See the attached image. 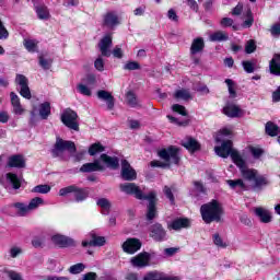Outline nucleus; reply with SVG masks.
Returning a JSON list of instances; mask_svg holds the SVG:
<instances>
[{
    "mask_svg": "<svg viewBox=\"0 0 280 280\" xmlns=\"http://www.w3.org/2000/svg\"><path fill=\"white\" fill-rule=\"evenodd\" d=\"M215 154L221 159H229L231 156L234 165L238 167L241 176L244 180L253 183V191H261L264 187L270 185V179L266 175H259L256 168H248L246 160L242 158L238 150L233 149V140H224L220 147H214Z\"/></svg>",
    "mask_w": 280,
    "mask_h": 280,
    "instance_id": "f257e3e1",
    "label": "nucleus"
},
{
    "mask_svg": "<svg viewBox=\"0 0 280 280\" xmlns=\"http://www.w3.org/2000/svg\"><path fill=\"white\" fill-rule=\"evenodd\" d=\"M119 190L127 196H133L136 200H148L145 220L147 222H152L158 215L159 210L156 203L159 198L156 197V191L151 190L148 195L143 194L141 187L136 183H124L119 185Z\"/></svg>",
    "mask_w": 280,
    "mask_h": 280,
    "instance_id": "f03ea898",
    "label": "nucleus"
},
{
    "mask_svg": "<svg viewBox=\"0 0 280 280\" xmlns=\"http://www.w3.org/2000/svg\"><path fill=\"white\" fill-rule=\"evenodd\" d=\"M200 215L205 224H213V222L220 224L224 215V207L218 199H212L200 207Z\"/></svg>",
    "mask_w": 280,
    "mask_h": 280,
    "instance_id": "7ed1b4c3",
    "label": "nucleus"
},
{
    "mask_svg": "<svg viewBox=\"0 0 280 280\" xmlns=\"http://www.w3.org/2000/svg\"><path fill=\"white\" fill-rule=\"evenodd\" d=\"M180 149L174 145H170L166 149H161L158 151V156L162 159L161 162L159 160H153L150 162L151 167H162V170H170L172 167V162L174 165L180 164Z\"/></svg>",
    "mask_w": 280,
    "mask_h": 280,
    "instance_id": "20e7f679",
    "label": "nucleus"
},
{
    "mask_svg": "<svg viewBox=\"0 0 280 280\" xmlns=\"http://www.w3.org/2000/svg\"><path fill=\"white\" fill-rule=\"evenodd\" d=\"M69 194H72L74 202H84V200H88L91 195V188L70 185L59 190V196L61 197L69 196Z\"/></svg>",
    "mask_w": 280,
    "mask_h": 280,
    "instance_id": "39448f33",
    "label": "nucleus"
},
{
    "mask_svg": "<svg viewBox=\"0 0 280 280\" xmlns=\"http://www.w3.org/2000/svg\"><path fill=\"white\" fill-rule=\"evenodd\" d=\"M78 152V148L75 147V142L71 140H63L62 138L58 137L56 139V143L51 149V154L54 159H58L62 152Z\"/></svg>",
    "mask_w": 280,
    "mask_h": 280,
    "instance_id": "423d86ee",
    "label": "nucleus"
},
{
    "mask_svg": "<svg viewBox=\"0 0 280 280\" xmlns=\"http://www.w3.org/2000/svg\"><path fill=\"white\" fill-rule=\"evenodd\" d=\"M61 122L69 130H74V132H80V122H78V113L71 108H67L61 114Z\"/></svg>",
    "mask_w": 280,
    "mask_h": 280,
    "instance_id": "0eeeda50",
    "label": "nucleus"
},
{
    "mask_svg": "<svg viewBox=\"0 0 280 280\" xmlns=\"http://www.w3.org/2000/svg\"><path fill=\"white\" fill-rule=\"evenodd\" d=\"M149 237L154 242H165L167 231L163 228V224L155 222L149 226Z\"/></svg>",
    "mask_w": 280,
    "mask_h": 280,
    "instance_id": "6e6552de",
    "label": "nucleus"
},
{
    "mask_svg": "<svg viewBox=\"0 0 280 280\" xmlns=\"http://www.w3.org/2000/svg\"><path fill=\"white\" fill-rule=\"evenodd\" d=\"M142 246L143 243L141 240L137 237H129L122 243L121 248L127 255H135V253H139V250H141Z\"/></svg>",
    "mask_w": 280,
    "mask_h": 280,
    "instance_id": "1a4fd4ad",
    "label": "nucleus"
},
{
    "mask_svg": "<svg viewBox=\"0 0 280 280\" xmlns=\"http://www.w3.org/2000/svg\"><path fill=\"white\" fill-rule=\"evenodd\" d=\"M51 242L58 248H73L75 247V241L69 236L57 234L51 236Z\"/></svg>",
    "mask_w": 280,
    "mask_h": 280,
    "instance_id": "9d476101",
    "label": "nucleus"
},
{
    "mask_svg": "<svg viewBox=\"0 0 280 280\" xmlns=\"http://www.w3.org/2000/svg\"><path fill=\"white\" fill-rule=\"evenodd\" d=\"M112 46H113V35L106 34L98 43L101 55L105 58H110V56H113V52L110 51Z\"/></svg>",
    "mask_w": 280,
    "mask_h": 280,
    "instance_id": "9b49d317",
    "label": "nucleus"
},
{
    "mask_svg": "<svg viewBox=\"0 0 280 280\" xmlns=\"http://www.w3.org/2000/svg\"><path fill=\"white\" fill-rule=\"evenodd\" d=\"M15 81L21 85L20 95L25 100H32V91H30L27 77L23 74H16Z\"/></svg>",
    "mask_w": 280,
    "mask_h": 280,
    "instance_id": "f8f14e48",
    "label": "nucleus"
},
{
    "mask_svg": "<svg viewBox=\"0 0 280 280\" xmlns=\"http://www.w3.org/2000/svg\"><path fill=\"white\" fill-rule=\"evenodd\" d=\"M90 241H82L81 246L86 248V246L102 247L106 245V237L97 235L95 232L89 233Z\"/></svg>",
    "mask_w": 280,
    "mask_h": 280,
    "instance_id": "ddd939ff",
    "label": "nucleus"
},
{
    "mask_svg": "<svg viewBox=\"0 0 280 280\" xmlns=\"http://www.w3.org/2000/svg\"><path fill=\"white\" fill-rule=\"evenodd\" d=\"M130 264L133 268H145V266H149L150 264V253L142 252L138 254L130 259Z\"/></svg>",
    "mask_w": 280,
    "mask_h": 280,
    "instance_id": "4468645a",
    "label": "nucleus"
},
{
    "mask_svg": "<svg viewBox=\"0 0 280 280\" xmlns=\"http://www.w3.org/2000/svg\"><path fill=\"white\" fill-rule=\"evenodd\" d=\"M190 226L191 221L187 218H177L167 224L168 231H180L183 229H189Z\"/></svg>",
    "mask_w": 280,
    "mask_h": 280,
    "instance_id": "2eb2a0df",
    "label": "nucleus"
},
{
    "mask_svg": "<svg viewBox=\"0 0 280 280\" xmlns=\"http://www.w3.org/2000/svg\"><path fill=\"white\" fill-rule=\"evenodd\" d=\"M119 24V16L115 12L109 11L103 15V27L115 30V27H117Z\"/></svg>",
    "mask_w": 280,
    "mask_h": 280,
    "instance_id": "dca6fc26",
    "label": "nucleus"
},
{
    "mask_svg": "<svg viewBox=\"0 0 280 280\" xmlns=\"http://www.w3.org/2000/svg\"><path fill=\"white\" fill-rule=\"evenodd\" d=\"M96 95L101 100V102L106 103L107 110H114L115 109V96H113V93H110L106 90H98L96 92Z\"/></svg>",
    "mask_w": 280,
    "mask_h": 280,
    "instance_id": "f3484780",
    "label": "nucleus"
},
{
    "mask_svg": "<svg viewBox=\"0 0 280 280\" xmlns=\"http://www.w3.org/2000/svg\"><path fill=\"white\" fill-rule=\"evenodd\" d=\"M180 145L185 148L187 151L190 152V154H194L196 152H200L202 145L196 138L188 137L186 141H182Z\"/></svg>",
    "mask_w": 280,
    "mask_h": 280,
    "instance_id": "a211bd4d",
    "label": "nucleus"
},
{
    "mask_svg": "<svg viewBox=\"0 0 280 280\" xmlns=\"http://www.w3.org/2000/svg\"><path fill=\"white\" fill-rule=\"evenodd\" d=\"M80 172L83 174H91V172H104V166L100 163V160L85 163L80 167Z\"/></svg>",
    "mask_w": 280,
    "mask_h": 280,
    "instance_id": "6ab92c4d",
    "label": "nucleus"
},
{
    "mask_svg": "<svg viewBox=\"0 0 280 280\" xmlns=\"http://www.w3.org/2000/svg\"><path fill=\"white\" fill-rule=\"evenodd\" d=\"M101 161L108 167L109 170H119V158L110 156L106 153L101 154Z\"/></svg>",
    "mask_w": 280,
    "mask_h": 280,
    "instance_id": "aec40b11",
    "label": "nucleus"
},
{
    "mask_svg": "<svg viewBox=\"0 0 280 280\" xmlns=\"http://www.w3.org/2000/svg\"><path fill=\"white\" fill-rule=\"evenodd\" d=\"M25 165V158L21 154L11 155L8 160V167H16L18 170H23Z\"/></svg>",
    "mask_w": 280,
    "mask_h": 280,
    "instance_id": "412c9836",
    "label": "nucleus"
},
{
    "mask_svg": "<svg viewBox=\"0 0 280 280\" xmlns=\"http://www.w3.org/2000/svg\"><path fill=\"white\" fill-rule=\"evenodd\" d=\"M269 71L271 75L280 78V54H273V57L269 61Z\"/></svg>",
    "mask_w": 280,
    "mask_h": 280,
    "instance_id": "4be33fe9",
    "label": "nucleus"
},
{
    "mask_svg": "<svg viewBox=\"0 0 280 280\" xmlns=\"http://www.w3.org/2000/svg\"><path fill=\"white\" fill-rule=\"evenodd\" d=\"M223 115L234 119L235 117H240V115H242V108L235 104L225 105L223 107Z\"/></svg>",
    "mask_w": 280,
    "mask_h": 280,
    "instance_id": "5701e85b",
    "label": "nucleus"
},
{
    "mask_svg": "<svg viewBox=\"0 0 280 280\" xmlns=\"http://www.w3.org/2000/svg\"><path fill=\"white\" fill-rule=\"evenodd\" d=\"M205 50V38L197 37L192 40L190 46V55L196 56V54H200V51Z\"/></svg>",
    "mask_w": 280,
    "mask_h": 280,
    "instance_id": "b1692460",
    "label": "nucleus"
},
{
    "mask_svg": "<svg viewBox=\"0 0 280 280\" xmlns=\"http://www.w3.org/2000/svg\"><path fill=\"white\" fill-rule=\"evenodd\" d=\"M255 214L259 218L262 224H269V222H272V215H270V212L264 208H256Z\"/></svg>",
    "mask_w": 280,
    "mask_h": 280,
    "instance_id": "393cba45",
    "label": "nucleus"
},
{
    "mask_svg": "<svg viewBox=\"0 0 280 280\" xmlns=\"http://www.w3.org/2000/svg\"><path fill=\"white\" fill-rule=\"evenodd\" d=\"M121 180H126L127 183H132V180H137V171L135 168H125L120 171Z\"/></svg>",
    "mask_w": 280,
    "mask_h": 280,
    "instance_id": "a878e982",
    "label": "nucleus"
},
{
    "mask_svg": "<svg viewBox=\"0 0 280 280\" xmlns=\"http://www.w3.org/2000/svg\"><path fill=\"white\" fill-rule=\"evenodd\" d=\"M10 97H11V104L13 106L14 113L16 115H21L23 113V107L21 106V98L14 92L10 93Z\"/></svg>",
    "mask_w": 280,
    "mask_h": 280,
    "instance_id": "bb28decb",
    "label": "nucleus"
},
{
    "mask_svg": "<svg viewBox=\"0 0 280 280\" xmlns=\"http://www.w3.org/2000/svg\"><path fill=\"white\" fill-rule=\"evenodd\" d=\"M265 132L269 137H279V132H280L279 125L272 121H267V124L265 125Z\"/></svg>",
    "mask_w": 280,
    "mask_h": 280,
    "instance_id": "cd10ccee",
    "label": "nucleus"
},
{
    "mask_svg": "<svg viewBox=\"0 0 280 280\" xmlns=\"http://www.w3.org/2000/svg\"><path fill=\"white\" fill-rule=\"evenodd\" d=\"M49 115H51V103L44 102L39 104V117L42 119H49Z\"/></svg>",
    "mask_w": 280,
    "mask_h": 280,
    "instance_id": "c85d7f7f",
    "label": "nucleus"
},
{
    "mask_svg": "<svg viewBox=\"0 0 280 280\" xmlns=\"http://www.w3.org/2000/svg\"><path fill=\"white\" fill-rule=\"evenodd\" d=\"M211 43H224L229 40V34L223 31H217L210 35Z\"/></svg>",
    "mask_w": 280,
    "mask_h": 280,
    "instance_id": "c756f323",
    "label": "nucleus"
},
{
    "mask_svg": "<svg viewBox=\"0 0 280 280\" xmlns=\"http://www.w3.org/2000/svg\"><path fill=\"white\" fill-rule=\"evenodd\" d=\"M101 152H106V147H104L102 142L91 144L88 150L90 156H95V154H100Z\"/></svg>",
    "mask_w": 280,
    "mask_h": 280,
    "instance_id": "7c9ffc66",
    "label": "nucleus"
},
{
    "mask_svg": "<svg viewBox=\"0 0 280 280\" xmlns=\"http://www.w3.org/2000/svg\"><path fill=\"white\" fill-rule=\"evenodd\" d=\"M35 12L40 21L49 20V9L46 5L36 7Z\"/></svg>",
    "mask_w": 280,
    "mask_h": 280,
    "instance_id": "2f4dec72",
    "label": "nucleus"
},
{
    "mask_svg": "<svg viewBox=\"0 0 280 280\" xmlns=\"http://www.w3.org/2000/svg\"><path fill=\"white\" fill-rule=\"evenodd\" d=\"M226 184L231 187V189H235V187H240L243 191H248V186L244 183V179H228Z\"/></svg>",
    "mask_w": 280,
    "mask_h": 280,
    "instance_id": "473e14b6",
    "label": "nucleus"
},
{
    "mask_svg": "<svg viewBox=\"0 0 280 280\" xmlns=\"http://www.w3.org/2000/svg\"><path fill=\"white\" fill-rule=\"evenodd\" d=\"M7 180L12 185L13 189H21V179L15 173H7Z\"/></svg>",
    "mask_w": 280,
    "mask_h": 280,
    "instance_id": "72a5a7b5",
    "label": "nucleus"
},
{
    "mask_svg": "<svg viewBox=\"0 0 280 280\" xmlns=\"http://www.w3.org/2000/svg\"><path fill=\"white\" fill-rule=\"evenodd\" d=\"M23 45L30 54L38 52V43L34 39H24Z\"/></svg>",
    "mask_w": 280,
    "mask_h": 280,
    "instance_id": "f704fd0d",
    "label": "nucleus"
},
{
    "mask_svg": "<svg viewBox=\"0 0 280 280\" xmlns=\"http://www.w3.org/2000/svg\"><path fill=\"white\" fill-rule=\"evenodd\" d=\"M85 269H86L85 264L78 262L75 265L70 266L68 269V272H70V275H80L81 272H84Z\"/></svg>",
    "mask_w": 280,
    "mask_h": 280,
    "instance_id": "c9c22d12",
    "label": "nucleus"
},
{
    "mask_svg": "<svg viewBox=\"0 0 280 280\" xmlns=\"http://www.w3.org/2000/svg\"><path fill=\"white\" fill-rule=\"evenodd\" d=\"M127 104H128V106H130L131 108H137V106H138V101H137V94H135V92H132V91H129L128 93H127Z\"/></svg>",
    "mask_w": 280,
    "mask_h": 280,
    "instance_id": "e433bc0d",
    "label": "nucleus"
},
{
    "mask_svg": "<svg viewBox=\"0 0 280 280\" xmlns=\"http://www.w3.org/2000/svg\"><path fill=\"white\" fill-rule=\"evenodd\" d=\"M246 16L247 19L243 22L242 27H253V24L255 23V18L253 16V11L250 9L247 10Z\"/></svg>",
    "mask_w": 280,
    "mask_h": 280,
    "instance_id": "4c0bfd02",
    "label": "nucleus"
},
{
    "mask_svg": "<svg viewBox=\"0 0 280 280\" xmlns=\"http://www.w3.org/2000/svg\"><path fill=\"white\" fill-rule=\"evenodd\" d=\"M97 207H101V209H104L105 211H107V213H110V200H108L107 198H100L96 201Z\"/></svg>",
    "mask_w": 280,
    "mask_h": 280,
    "instance_id": "58836bf2",
    "label": "nucleus"
},
{
    "mask_svg": "<svg viewBox=\"0 0 280 280\" xmlns=\"http://www.w3.org/2000/svg\"><path fill=\"white\" fill-rule=\"evenodd\" d=\"M33 194H49L51 191V186L44 184L37 185L32 189Z\"/></svg>",
    "mask_w": 280,
    "mask_h": 280,
    "instance_id": "ea45409f",
    "label": "nucleus"
},
{
    "mask_svg": "<svg viewBox=\"0 0 280 280\" xmlns=\"http://www.w3.org/2000/svg\"><path fill=\"white\" fill-rule=\"evenodd\" d=\"M122 69L125 71H139V69H141V63H139V61H127Z\"/></svg>",
    "mask_w": 280,
    "mask_h": 280,
    "instance_id": "a19ab883",
    "label": "nucleus"
},
{
    "mask_svg": "<svg viewBox=\"0 0 280 280\" xmlns=\"http://www.w3.org/2000/svg\"><path fill=\"white\" fill-rule=\"evenodd\" d=\"M38 60L42 69H44L45 71H49V69H51V65L54 63L52 59H45V57L39 56Z\"/></svg>",
    "mask_w": 280,
    "mask_h": 280,
    "instance_id": "79ce46f5",
    "label": "nucleus"
},
{
    "mask_svg": "<svg viewBox=\"0 0 280 280\" xmlns=\"http://www.w3.org/2000/svg\"><path fill=\"white\" fill-rule=\"evenodd\" d=\"M174 97L175 100H191V94L187 90H177Z\"/></svg>",
    "mask_w": 280,
    "mask_h": 280,
    "instance_id": "37998d69",
    "label": "nucleus"
},
{
    "mask_svg": "<svg viewBox=\"0 0 280 280\" xmlns=\"http://www.w3.org/2000/svg\"><path fill=\"white\" fill-rule=\"evenodd\" d=\"M225 84H228V90L231 97H237V92L235 91V81H233V79H225Z\"/></svg>",
    "mask_w": 280,
    "mask_h": 280,
    "instance_id": "c03bdc74",
    "label": "nucleus"
},
{
    "mask_svg": "<svg viewBox=\"0 0 280 280\" xmlns=\"http://www.w3.org/2000/svg\"><path fill=\"white\" fill-rule=\"evenodd\" d=\"M77 91L81 94V95H85L86 97H91V95H93V92L89 89V86L79 83L77 86Z\"/></svg>",
    "mask_w": 280,
    "mask_h": 280,
    "instance_id": "a18cd8bd",
    "label": "nucleus"
},
{
    "mask_svg": "<svg viewBox=\"0 0 280 280\" xmlns=\"http://www.w3.org/2000/svg\"><path fill=\"white\" fill-rule=\"evenodd\" d=\"M172 110H173V113H177L178 115H182V117H187V115H188L187 108H185V106H183L180 104H174L172 106Z\"/></svg>",
    "mask_w": 280,
    "mask_h": 280,
    "instance_id": "49530a36",
    "label": "nucleus"
},
{
    "mask_svg": "<svg viewBox=\"0 0 280 280\" xmlns=\"http://www.w3.org/2000/svg\"><path fill=\"white\" fill-rule=\"evenodd\" d=\"M212 240H213V244L218 246V248H226L229 246V244L224 243V241L222 240V236H220L218 233H215L212 236Z\"/></svg>",
    "mask_w": 280,
    "mask_h": 280,
    "instance_id": "de8ad7c7",
    "label": "nucleus"
},
{
    "mask_svg": "<svg viewBox=\"0 0 280 280\" xmlns=\"http://www.w3.org/2000/svg\"><path fill=\"white\" fill-rule=\"evenodd\" d=\"M166 117L171 121V124H175L176 126H183L184 128L189 126V119L180 121V120H178V118H176L172 115H167Z\"/></svg>",
    "mask_w": 280,
    "mask_h": 280,
    "instance_id": "09e8293b",
    "label": "nucleus"
},
{
    "mask_svg": "<svg viewBox=\"0 0 280 280\" xmlns=\"http://www.w3.org/2000/svg\"><path fill=\"white\" fill-rule=\"evenodd\" d=\"M242 67L246 73H255V63L249 60L242 61Z\"/></svg>",
    "mask_w": 280,
    "mask_h": 280,
    "instance_id": "8fccbe9b",
    "label": "nucleus"
},
{
    "mask_svg": "<svg viewBox=\"0 0 280 280\" xmlns=\"http://www.w3.org/2000/svg\"><path fill=\"white\" fill-rule=\"evenodd\" d=\"M257 51V44L255 39H249L245 45V54H255Z\"/></svg>",
    "mask_w": 280,
    "mask_h": 280,
    "instance_id": "3c124183",
    "label": "nucleus"
},
{
    "mask_svg": "<svg viewBox=\"0 0 280 280\" xmlns=\"http://www.w3.org/2000/svg\"><path fill=\"white\" fill-rule=\"evenodd\" d=\"M32 246L34 248H43V246H45V237L34 236L32 240Z\"/></svg>",
    "mask_w": 280,
    "mask_h": 280,
    "instance_id": "603ef678",
    "label": "nucleus"
},
{
    "mask_svg": "<svg viewBox=\"0 0 280 280\" xmlns=\"http://www.w3.org/2000/svg\"><path fill=\"white\" fill-rule=\"evenodd\" d=\"M249 152L254 159H261L264 156V149L257 147H249Z\"/></svg>",
    "mask_w": 280,
    "mask_h": 280,
    "instance_id": "864d4df0",
    "label": "nucleus"
},
{
    "mask_svg": "<svg viewBox=\"0 0 280 280\" xmlns=\"http://www.w3.org/2000/svg\"><path fill=\"white\" fill-rule=\"evenodd\" d=\"M14 207L18 209V214L22 217L30 211V207L21 202L14 203Z\"/></svg>",
    "mask_w": 280,
    "mask_h": 280,
    "instance_id": "5fc2aeb1",
    "label": "nucleus"
},
{
    "mask_svg": "<svg viewBox=\"0 0 280 280\" xmlns=\"http://www.w3.org/2000/svg\"><path fill=\"white\" fill-rule=\"evenodd\" d=\"M10 37V32H8V28H5V25H3V21L0 19V40H8Z\"/></svg>",
    "mask_w": 280,
    "mask_h": 280,
    "instance_id": "6e6d98bb",
    "label": "nucleus"
},
{
    "mask_svg": "<svg viewBox=\"0 0 280 280\" xmlns=\"http://www.w3.org/2000/svg\"><path fill=\"white\" fill-rule=\"evenodd\" d=\"M44 200L40 197L33 198L28 203V210L32 211V209H38L39 205H43Z\"/></svg>",
    "mask_w": 280,
    "mask_h": 280,
    "instance_id": "4d7b16f0",
    "label": "nucleus"
},
{
    "mask_svg": "<svg viewBox=\"0 0 280 280\" xmlns=\"http://www.w3.org/2000/svg\"><path fill=\"white\" fill-rule=\"evenodd\" d=\"M85 84H88L89 86H95L97 79L95 77V74L90 73L86 74L85 79H84Z\"/></svg>",
    "mask_w": 280,
    "mask_h": 280,
    "instance_id": "13d9d810",
    "label": "nucleus"
},
{
    "mask_svg": "<svg viewBox=\"0 0 280 280\" xmlns=\"http://www.w3.org/2000/svg\"><path fill=\"white\" fill-rule=\"evenodd\" d=\"M164 195L166 196L167 199H170L171 205H174L176 199H175L174 192H172V188H170V186L164 187Z\"/></svg>",
    "mask_w": 280,
    "mask_h": 280,
    "instance_id": "bf43d9fd",
    "label": "nucleus"
},
{
    "mask_svg": "<svg viewBox=\"0 0 280 280\" xmlns=\"http://www.w3.org/2000/svg\"><path fill=\"white\" fill-rule=\"evenodd\" d=\"M235 21H233L231 18H222L220 21V25L222 27H232Z\"/></svg>",
    "mask_w": 280,
    "mask_h": 280,
    "instance_id": "052dcab7",
    "label": "nucleus"
},
{
    "mask_svg": "<svg viewBox=\"0 0 280 280\" xmlns=\"http://www.w3.org/2000/svg\"><path fill=\"white\" fill-rule=\"evenodd\" d=\"M112 54L114 58H117L118 60H121V58H124V50L119 46H116L113 49Z\"/></svg>",
    "mask_w": 280,
    "mask_h": 280,
    "instance_id": "680f3d73",
    "label": "nucleus"
},
{
    "mask_svg": "<svg viewBox=\"0 0 280 280\" xmlns=\"http://www.w3.org/2000/svg\"><path fill=\"white\" fill-rule=\"evenodd\" d=\"M94 67H95L96 71H104V59L102 57H98L94 61Z\"/></svg>",
    "mask_w": 280,
    "mask_h": 280,
    "instance_id": "e2e57ef3",
    "label": "nucleus"
},
{
    "mask_svg": "<svg viewBox=\"0 0 280 280\" xmlns=\"http://www.w3.org/2000/svg\"><path fill=\"white\" fill-rule=\"evenodd\" d=\"M243 11H244V5L242 3H238L232 9V15L240 16V14H242Z\"/></svg>",
    "mask_w": 280,
    "mask_h": 280,
    "instance_id": "0e129e2a",
    "label": "nucleus"
},
{
    "mask_svg": "<svg viewBox=\"0 0 280 280\" xmlns=\"http://www.w3.org/2000/svg\"><path fill=\"white\" fill-rule=\"evenodd\" d=\"M8 277H9V279H11V280H23V277H21V273L16 272V271H14V270H10V271L8 272Z\"/></svg>",
    "mask_w": 280,
    "mask_h": 280,
    "instance_id": "69168bd1",
    "label": "nucleus"
},
{
    "mask_svg": "<svg viewBox=\"0 0 280 280\" xmlns=\"http://www.w3.org/2000/svg\"><path fill=\"white\" fill-rule=\"evenodd\" d=\"M82 280H97V273L90 271L85 275H83V279Z\"/></svg>",
    "mask_w": 280,
    "mask_h": 280,
    "instance_id": "338daca9",
    "label": "nucleus"
},
{
    "mask_svg": "<svg viewBox=\"0 0 280 280\" xmlns=\"http://www.w3.org/2000/svg\"><path fill=\"white\" fill-rule=\"evenodd\" d=\"M272 102H280V85L275 92H272Z\"/></svg>",
    "mask_w": 280,
    "mask_h": 280,
    "instance_id": "774afa93",
    "label": "nucleus"
}]
</instances>
